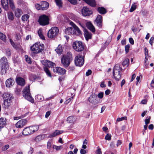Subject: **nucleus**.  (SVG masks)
<instances>
[{"mask_svg":"<svg viewBox=\"0 0 154 154\" xmlns=\"http://www.w3.org/2000/svg\"><path fill=\"white\" fill-rule=\"evenodd\" d=\"M44 49V45L40 42H37L33 44L30 47V49L32 53L37 54L42 52Z\"/></svg>","mask_w":154,"mask_h":154,"instance_id":"1","label":"nucleus"},{"mask_svg":"<svg viewBox=\"0 0 154 154\" xmlns=\"http://www.w3.org/2000/svg\"><path fill=\"white\" fill-rule=\"evenodd\" d=\"M122 69L119 64H117L114 66L113 71V74L114 79L117 81L121 79V72Z\"/></svg>","mask_w":154,"mask_h":154,"instance_id":"2","label":"nucleus"},{"mask_svg":"<svg viewBox=\"0 0 154 154\" xmlns=\"http://www.w3.org/2000/svg\"><path fill=\"white\" fill-rule=\"evenodd\" d=\"M38 129V126L37 125L26 127L23 130L22 134L24 135H29L37 131Z\"/></svg>","mask_w":154,"mask_h":154,"instance_id":"3","label":"nucleus"},{"mask_svg":"<svg viewBox=\"0 0 154 154\" xmlns=\"http://www.w3.org/2000/svg\"><path fill=\"white\" fill-rule=\"evenodd\" d=\"M72 60V56L70 52L67 53V55L63 56L61 59L62 64L65 67H67L69 65L70 61Z\"/></svg>","mask_w":154,"mask_h":154,"instance_id":"4","label":"nucleus"},{"mask_svg":"<svg viewBox=\"0 0 154 154\" xmlns=\"http://www.w3.org/2000/svg\"><path fill=\"white\" fill-rule=\"evenodd\" d=\"M23 96L28 100L32 103L34 102V100L31 96L29 91V86L28 85L25 87L23 91Z\"/></svg>","mask_w":154,"mask_h":154,"instance_id":"5","label":"nucleus"},{"mask_svg":"<svg viewBox=\"0 0 154 154\" xmlns=\"http://www.w3.org/2000/svg\"><path fill=\"white\" fill-rule=\"evenodd\" d=\"M0 65L1 66V72L3 74L6 73L8 67V63L7 58L3 57L1 58L0 60Z\"/></svg>","mask_w":154,"mask_h":154,"instance_id":"6","label":"nucleus"},{"mask_svg":"<svg viewBox=\"0 0 154 154\" xmlns=\"http://www.w3.org/2000/svg\"><path fill=\"white\" fill-rule=\"evenodd\" d=\"M73 49L76 51L80 52L84 49V46L82 42L80 41H76L72 44Z\"/></svg>","mask_w":154,"mask_h":154,"instance_id":"7","label":"nucleus"},{"mask_svg":"<svg viewBox=\"0 0 154 154\" xmlns=\"http://www.w3.org/2000/svg\"><path fill=\"white\" fill-rule=\"evenodd\" d=\"M84 57L80 54L77 55L75 58V63L77 66H81L84 63Z\"/></svg>","mask_w":154,"mask_h":154,"instance_id":"8","label":"nucleus"},{"mask_svg":"<svg viewBox=\"0 0 154 154\" xmlns=\"http://www.w3.org/2000/svg\"><path fill=\"white\" fill-rule=\"evenodd\" d=\"M59 32L58 28L56 27H52L48 32V35L49 38H53L56 36Z\"/></svg>","mask_w":154,"mask_h":154,"instance_id":"9","label":"nucleus"},{"mask_svg":"<svg viewBox=\"0 0 154 154\" xmlns=\"http://www.w3.org/2000/svg\"><path fill=\"white\" fill-rule=\"evenodd\" d=\"M49 18L48 16L45 15L41 16L38 20L40 24L42 26L48 25L49 23Z\"/></svg>","mask_w":154,"mask_h":154,"instance_id":"10","label":"nucleus"},{"mask_svg":"<svg viewBox=\"0 0 154 154\" xmlns=\"http://www.w3.org/2000/svg\"><path fill=\"white\" fill-rule=\"evenodd\" d=\"M88 100L90 103L94 105H96L99 103L97 98V96L95 94H92L88 98Z\"/></svg>","mask_w":154,"mask_h":154,"instance_id":"11","label":"nucleus"},{"mask_svg":"<svg viewBox=\"0 0 154 154\" xmlns=\"http://www.w3.org/2000/svg\"><path fill=\"white\" fill-rule=\"evenodd\" d=\"M54 72L59 74H64L66 72V70L62 68L59 67H54L53 68Z\"/></svg>","mask_w":154,"mask_h":154,"instance_id":"12","label":"nucleus"},{"mask_svg":"<svg viewBox=\"0 0 154 154\" xmlns=\"http://www.w3.org/2000/svg\"><path fill=\"white\" fill-rule=\"evenodd\" d=\"M27 123L26 119H22L18 121L15 124V126L17 128H22L25 126Z\"/></svg>","mask_w":154,"mask_h":154,"instance_id":"13","label":"nucleus"},{"mask_svg":"<svg viewBox=\"0 0 154 154\" xmlns=\"http://www.w3.org/2000/svg\"><path fill=\"white\" fill-rule=\"evenodd\" d=\"M82 15L84 16H89L92 13V11L86 7H84L82 8Z\"/></svg>","mask_w":154,"mask_h":154,"instance_id":"14","label":"nucleus"},{"mask_svg":"<svg viewBox=\"0 0 154 154\" xmlns=\"http://www.w3.org/2000/svg\"><path fill=\"white\" fill-rule=\"evenodd\" d=\"M69 24L73 27L74 31L76 32V35H79L82 34L81 31L75 23L72 21L69 22Z\"/></svg>","mask_w":154,"mask_h":154,"instance_id":"15","label":"nucleus"},{"mask_svg":"<svg viewBox=\"0 0 154 154\" xmlns=\"http://www.w3.org/2000/svg\"><path fill=\"white\" fill-rule=\"evenodd\" d=\"M4 100H12L13 99L12 95L9 93H4L2 96Z\"/></svg>","mask_w":154,"mask_h":154,"instance_id":"16","label":"nucleus"},{"mask_svg":"<svg viewBox=\"0 0 154 154\" xmlns=\"http://www.w3.org/2000/svg\"><path fill=\"white\" fill-rule=\"evenodd\" d=\"M42 64L45 67H51L55 65L54 63L48 60H43L42 61Z\"/></svg>","mask_w":154,"mask_h":154,"instance_id":"17","label":"nucleus"},{"mask_svg":"<svg viewBox=\"0 0 154 154\" xmlns=\"http://www.w3.org/2000/svg\"><path fill=\"white\" fill-rule=\"evenodd\" d=\"M65 32L66 34L69 35H76V32L74 31L73 29L71 27L66 28L65 30Z\"/></svg>","mask_w":154,"mask_h":154,"instance_id":"18","label":"nucleus"},{"mask_svg":"<svg viewBox=\"0 0 154 154\" xmlns=\"http://www.w3.org/2000/svg\"><path fill=\"white\" fill-rule=\"evenodd\" d=\"M14 83V82L12 78H10L6 81L5 85L7 87L10 88L12 86Z\"/></svg>","mask_w":154,"mask_h":154,"instance_id":"19","label":"nucleus"},{"mask_svg":"<svg viewBox=\"0 0 154 154\" xmlns=\"http://www.w3.org/2000/svg\"><path fill=\"white\" fill-rule=\"evenodd\" d=\"M102 17L101 16L98 15L95 20L97 25L99 27H101L102 26Z\"/></svg>","mask_w":154,"mask_h":154,"instance_id":"20","label":"nucleus"},{"mask_svg":"<svg viewBox=\"0 0 154 154\" xmlns=\"http://www.w3.org/2000/svg\"><path fill=\"white\" fill-rule=\"evenodd\" d=\"M16 82L17 84L21 86H23L25 84L24 79L21 77H18L16 79Z\"/></svg>","mask_w":154,"mask_h":154,"instance_id":"21","label":"nucleus"},{"mask_svg":"<svg viewBox=\"0 0 154 154\" xmlns=\"http://www.w3.org/2000/svg\"><path fill=\"white\" fill-rule=\"evenodd\" d=\"M2 5L4 9L7 11L8 8V0H2Z\"/></svg>","mask_w":154,"mask_h":154,"instance_id":"22","label":"nucleus"},{"mask_svg":"<svg viewBox=\"0 0 154 154\" xmlns=\"http://www.w3.org/2000/svg\"><path fill=\"white\" fill-rule=\"evenodd\" d=\"M14 13L15 16L19 18L22 14V11L20 9L17 8L14 10Z\"/></svg>","mask_w":154,"mask_h":154,"instance_id":"23","label":"nucleus"},{"mask_svg":"<svg viewBox=\"0 0 154 154\" xmlns=\"http://www.w3.org/2000/svg\"><path fill=\"white\" fill-rule=\"evenodd\" d=\"M12 100H4L3 107L5 109L8 108L11 105Z\"/></svg>","mask_w":154,"mask_h":154,"instance_id":"24","label":"nucleus"},{"mask_svg":"<svg viewBox=\"0 0 154 154\" xmlns=\"http://www.w3.org/2000/svg\"><path fill=\"white\" fill-rule=\"evenodd\" d=\"M86 25L87 28L91 31L92 32H95V29L94 26L93 25L91 24V23L89 22H87L86 23Z\"/></svg>","mask_w":154,"mask_h":154,"instance_id":"25","label":"nucleus"},{"mask_svg":"<svg viewBox=\"0 0 154 154\" xmlns=\"http://www.w3.org/2000/svg\"><path fill=\"white\" fill-rule=\"evenodd\" d=\"M86 3L92 7H95L96 3L94 0H83Z\"/></svg>","mask_w":154,"mask_h":154,"instance_id":"26","label":"nucleus"},{"mask_svg":"<svg viewBox=\"0 0 154 154\" xmlns=\"http://www.w3.org/2000/svg\"><path fill=\"white\" fill-rule=\"evenodd\" d=\"M63 132L62 131L56 130L54 133L50 135V137H55L62 134Z\"/></svg>","mask_w":154,"mask_h":154,"instance_id":"27","label":"nucleus"},{"mask_svg":"<svg viewBox=\"0 0 154 154\" xmlns=\"http://www.w3.org/2000/svg\"><path fill=\"white\" fill-rule=\"evenodd\" d=\"M42 10H44L47 9L49 7L48 3L46 2H43L41 3Z\"/></svg>","mask_w":154,"mask_h":154,"instance_id":"28","label":"nucleus"},{"mask_svg":"<svg viewBox=\"0 0 154 154\" xmlns=\"http://www.w3.org/2000/svg\"><path fill=\"white\" fill-rule=\"evenodd\" d=\"M67 121L70 123H73L75 121V119L73 116L68 117L67 119Z\"/></svg>","mask_w":154,"mask_h":154,"instance_id":"29","label":"nucleus"},{"mask_svg":"<svg viewBox=\"0 0 154 154\" xmlns=\"http://www.w3.org/2000/svg\"><path fill=\"white\" fill-rule=\"evenodd\" d=\"M55 51L57 54L60 55L62 51V46L60 45H59L58 47L55 49Z\"/></svg>","mask_w":154,"mask_h":154,"instance_id":"30","label":"nucleus"},{"mask_svg":"<svg viewBox=\"0 0 154 154\" xmlns=\"http://www.w3.org/2000/svg\"><path fill=\"white\" fill-rule=\"evenodd\" d=\"M84 36L86 39L88 41L91 38V34L90 33L86 31L84 33Z\"/></svg>","mask_w":154,"mask_h":154,"instance_id":"31","label":"nucleus"},{"mask_svg":"<svg viewBox=\"0 0 154 154\" xmlns=\"http://www.w3.org/2000/svg\"><path fill=\"white\" fill-rule=\"evenodd\" d=\"M29 15L27 14H25L23 15L21 19L24 22L25 21H27L28 20V19H29Z\"/></svg>","mask_w":154,"mask_h":154,"instance_id":"32","label":"nucleus"},{"mask_svg":"<svg viewBox=\"0 0 154 154\" xmlns=\"http://www.w3.org/2000/svg\"><path fill=\"white\" fill-rule=\"evenodd\" d=\"M98 11L100 13L102 14H105L106 12V9L103 7L98 8Z\"/></svg>","mask_w":154,"mask_h":154,"instance_id":"33","label":"nucleus"},{"mask_svg":"<svg viewBox=\"0 0 154 154\" xmlns=\"http://www.w3.org/2000/svg\"><path fill=\"white\" fill-rule=\"evenodd\" d=\"M38 34L40 38L44 40L45 39V38L42 34V30L40 29L38 31Z\"/></svg>","mask_w":154,"mask_h":154,"instance_id":"34","label":"nucleus"},{"mask_svg":"<svg viewBox=\"0 0 154 154\" xmlns=\"http://www.w3.org/2000/svg\"><path fill=\"white\" fill-rule=\"evenodd\" d=\"M8 17L9 19L12 20L14 19V15L12 12H9L8 13Z\"/></svg>","mask_w":154,"mask_h":154,"instance_id":"35","label":"nucleus"},{"mask_svg":"<svg viewBox=\"0 0 154 154\" xmlns=\"http://www.w3.org/2000/svg\"><path fill=\"white\" fill-rule=\"evenodd\" d=\"M35 99L38 101H42L43 100V97L41 95H38L35 97Z\"/></svg>","mask_w":154,"mask_h":154,"instance_id":"36","label":"nucleus"},{"mask_svg":"<svg viewBox=\"0 0 154 154\" xmlns=\"http://www.w3.org/2000/svg\"><path fill=\"white\" fill-rule=\"evenodd\" d=\"M44 70L45 71V72H46V74H47L48 76L50 77H51L52 76L51 74V72H50L48 68L45 67H44Z\"/></svg>","mask_w":154,"mask_h":154,"instance_id":"37","label":"nucleus"},{"mask_svg":"<svg viewBox=\"0 0 154 154\" xmlns=\"http://www.w3.org/2000/svg\"><path fill=\"white\" fill-rule=\"evenodd\" d=\"M136 4L135 3H134L132 5L131 7L129 10V11L130 12H132L136 9L137 6Z\"/></svg>","mask_w":154,"mask_h":154,"instance_id":"38","label":"nucleus"},{"mask_svg":"<svg viewBox=\"0 0 154 154\" xmlns=\"http://www.w3.org/2000/svg\"><path fill=\"white\" fill-rule=\"evenodd\" d=\"M6 123V120L5 119L2 118L0 119V125H3Z\"/></svg>","mask_w":154,"mask_h":154,"instance_id":"39","label":"nucleus"},{"mask_svg":"<svg viewBox=\"0 0 154 154\" xmlns=\"http://www.w3.org/2000/svg\"><path fill=\"white\" fill-rule=\"evenodd\" d=\"M57 5L59 7H61L62 6V3L61 0H55Z\"/></svg>","mask_w":154,"mask_h":154,"instance_id":"40","label":"nucleus"},{"mask_svg":"<svg viewBox=\"0 0 154 154\" xmlns=\"http://www.w3.org/2000/svg\"><path fill=\"white\" fill-rule=\"evenodd\" d=\"M9 5L11 8L13 10L15 8V6L13 0H9Z\"/></svg>","mask_w":154,"mask_h":154,"instance_id":"41","label":"nucleus"},{"mask_svg":"<svg viewBox=\"0 0 154 154\" xmlns=\"http://www.w3.org/2000/svg\"><path fill=\"white\" fill-rule=\"evenodd\" d=\"M0 39L4 42L6 41V36L2 32H0Z\"/></svg>","mask_w":154,"mask_h":154,"instance_id":"42","label":"nucleus"},{"mask_svg":"<svg viewBox=\"0 0 154 154\" xmlns=\"http://www.w3.org/2000/svg\"><path fill=\"white\" fill-rule=\"evenodd\" d=\"M69 17L73 20H75L76 19V17L72 13H70L69 16Z\"/></svg>","mask_w":154,"mask_h":154,"instance_id":"43","label":"nucleus"},{"mask_svg":"<svg viewBox=\"0 0 154 154\" xmlns=\"http://www.w3.org/2000/svg\"><path fill=\"white\" fill-rule=\"evenodd\" d=\"M25 57L26 59V62L29 63L30 64L31 63L32 61H31V59L29 57H28L27 55H25Z\"/></svg>","mask_w":154,"mask_h":154,"instance_id":"44","label":"nucleus"},{"mask_svg":"<svg viewBox=\"0 0 154 154\" xmlns=\"http://www.w3.org/2000/svg\"><path fill=\"white\" fill-rule=\"evenodd\" d=\"M10 42L14 48H17L18 47H19V46H17L16 45H15L14 43V42L12 41V40L11 39H10Z\"/></svg>","mask_w":154,"mask_h":154,"instance_id":"45","label":"nucleus"},{"mask_svg":"<svg viewBox=\"0 0 154 154\" xmlns=\"http://www.w3.org/2000/svg\"><path fill=\"white\" fill-rule=\"evenodd\" d=\"M53 148L57 150H59L61 149L62 148V147L61 146H57L56 145H54L53 146Z\"/></svg>","mask_w":154,"mask_h":154,"instance_id":"46","label":"nucleus"},{"mask_svg":"<svg viewBox=\"0 0 154 154\" xmlns=\"http://www.w3.org/2000/svg\"><path fill=\"white\" fill-rule=\"evenodd\" d=\"M129 61V60L128 59H125L122 63V65L123 66H125L128 65Z\"/></svg>","mask_w":154,"mask_h":154,"instance_id":"47","label":"nucleus"},{"mask_svg":"<svg viewBox=\"0 0 154 154\" xmlns=\"http://www.w3.org/2000/svg\"><path fill=\"white\" fill-rule=\"evenodd\" d=\"M111 135L108 134L106 136L105 139L106 140H109L111 139Z\"/></svg>","mask_w":154,"mask_h":154,"instance_id":"48","label":"nucleus"},{"mask_svg":"<svg viewBox=\"0 0 154 154\" xmlns=\"http://www.w3.org/2000/svg\"><path fill=\"white\" fill-rule=\"evenodd\" d=\"M145 54V59H147V57L148 56V50L147 48H144Z\"/></svg>","mask_w":154,"mask_h":154,"instance_id":"49","label":"nucleus"},{"mask_svg":"<svg viewBox=\"0 0 154 154\" xmlns=\"http://www.w3.org/2000/svg\"><path fill=\"white\" fill-rule=\"evenodd\" d=\"M35 8L38 10H42V8L41 7V5L39 4H37L35 5Z\"/></svg>","mask_w":154,"mask_h":154,"instance_id":"50","label":"nucleus"},{"mask_svg":"<svg viewBox=\"0 0 154 154\" xmlns=\"http://www.w3.org/2000/svg\"><path fill=\"white\" fill-rule=\"evenodd\" d=\"M127 117H122L121 118H118L117 120L116 121L117 122H120L124 120H126Z\"/></svg>","mask_w":154,"mask_h":154,"instance_id":"51","label":"nucleus"},{"mask_svg":"<svg viewBox=\"0 0 154 154\" xmlns=\"http://www.w3.org/2000/svg\"><path fill=\"white\" fill-rule=\"evenodd\" d=\"M147 119H145V123L146 125L149 123L151 117L150 116H149L148 118L147 117Z\"/></svg>","mask_w":154,"mask_h":154,"instance_id":"52","label":"nucleus"},{"mask_svg":"<svg viewBox=\"0 0 154 154\" xmlns=\"http://www.w3.org/2000/svg\"><path fill=\"white\" fill-rule=\"evenodd\" d=\"M97 96L100 99L102 98L103 97V92H100L98 94Z\"/></svg>","mask_w":154,"mask_h":154,"instance_id":"53","label":"nucleus"},{"mask_svg":"<svg viewBox=\"0 0 154 154\" xmlns=\"http://www.w3.org/2000/svg\"><path fill=\"white\" fill-rule=\"evenodd\" d=\"M73 96H72V97H71V98L68 99H67V100H66L65 101V103L66 104H68L69 103H70V102L71 101H72L73 100Z\"/></svg>","mask_w":154,"mask_h":154,"instance_id":"54","label":"nucleus"},{"mask_svg":"<svg viewBox=\"0 0 154 154\" xmlns=\"http://www.w3.org/2000/svg\"><path fill=\"white\" fill-rule=\"evenodd\" d=\"M130 48V45H128L125 46V50L126 53H128L129 52V49Z\"/></svg>","mask_w":154,"mask_h":154,"instance_id":"55","label":"nucleus"},{"mask_svg":"<svg viewBox=\"0 0 154 154\" xmlns=\"http://www.w3.org/2000/svg\"><path fill=\"white\" fill-rule=\"evenodd\" d=\"M9 147V146L8 145H6L3 146L2 148V150L3 151H5L8 149Z\"/></svg>","mask_w":154,"mask_h":154,"instance_id":"56","label":"nucleus"},{"mask_svg":"<svg viewBox=\"0 0 154 154\" xmlns=\"http://www.w3.org/2000/svg\"><path fill=\"white\" fill-rule=\"evenodd\" d=\"M6 54L7 56H10L11 55L10 50L9 49H7L6 51Z\"/></svg>","mask_w":154,"mask_h":154,"instance_id":"57","label":"nucleus"},{"mask_svg":"<svg viewBox=\"0 0 154 154\" xmlns=\"http://www.w3.org/2000/svg\"><path fill=\"white\" fill-rule=\"evenodd\" d=\"M129 42L132 45L134 44V41L133 39L132 38H130L129 39Z\"/></svg>","mask_w":154,"mask_h":154,"instance_id":"58","label":"nucleus"},{"mask_svg":"<svg viewBox=\"0 0 154 154\" xmlns=\"http://www.w3.org/2000/svg\"><path fill=\"white\" fill-rule=\"evenodd\" d=\"M96 154H102L101 149L100 148H98L97 150Z\"/></svg>","mask_w":154,"mask_h":154,"instance_id":"59","label":"nucleus"},{"mask_svg":"<svg viewBox=\"0 0 154 154\" xmlns=\"http://www.w3.org/2000/svg\"><path fill=\"white\" fill-rule=\"evenodd\" d=\"M77 0H68L69 1L73 4H75L77 3Z\"/></svg>","mask_w":154,"mask_h":154,"instance_id":"60","label":"nucleus"},{"mask_svg":"<svg viewBox=\"0 0 154 154\" xmlns=\"http://www.w3.org/2000/svg\"><path fill=\"white\" fill-rule=\"evenodd\" d=\"M154 40V38L153 37H151L149 41V43L151 44V45H152Z\"/></svg>","mask_w":154,"mask_h":154,"instance_id":"61","label":"nucleus"},{"mask_svg":"<svg viewBox=\"0 0 154 154\" xmlns=\"http://www.w3.org/2000/svg\"><path fill=\"white\" fill-rule=\"evenodd\" d=\"M80 152L81 154H85L86 153V151L84 149H81L80 150Z\"/></svg>","mask_w":154,"mask_h":154,"instance_id":"62","label":"nucleus"},{"mask_svg":"<svg viewBox=\"0 0 154 154\" xmlns=\"http://www.w3.org/2000/svg\"><path fill=\"white\" fill-rule=\"evenodd\" d=\"M91 73V70H88V71L86 72V75L87 76H88Z\"/></svg>","mask_w":154,"mask_h":154,"instance_id":"63","label":"nucleus"},{"mask_svg":"<svg viewBox=\"0 0 154 154\" xmlns=\"http://www.w3.org/2000/svg\"><path fill=\"white\" fill-rule=\"evenodd\" d=\"M33 151V149L32 147H30L29 150L28 152V154H32Z\"/></svg>","mask_w":154,"mask_h":154,"instance_id":"64","label":"nucleus"}]
</instances>
